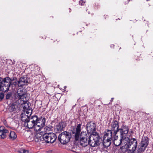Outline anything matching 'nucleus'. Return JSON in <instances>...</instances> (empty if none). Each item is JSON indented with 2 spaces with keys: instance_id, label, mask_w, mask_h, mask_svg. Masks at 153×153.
Segmentation results:
<instances>
[{
  "instance_id": "23",
  "label": "nucleus",
  "mask_w": 153,
  "mask_h": 153,
  "mask_svg": "<svg viewBox=\"0 0 153 153\" xmlns=\"http://www.w3.org/2000/svg\"><path fill=\"white\" fill-rule=\"evenodd\" d=\"M18 101V100H16L14 102H11L10 105L9 106V109H10L11 111H16V106H17V105L16 104H15V103H16H16H17V101Z\"/></svg>"
},
{
  "instance_id": "18",
  "label": "nucleus",
  "mask_w": 153,
  "mask_h": 153,
  "mask_svg": "<svg viewBox=\"0 0 153 153\" xmlns=\"http://www.w3.org/2000/svg\"><path fill=\"white\" fill-rule=\"evenodd\" d=\"M44 134L43 135L39 133L36 134L34 137V140L37 143H44Z\"/></svg>"
},
{
  "instance_id": "33",
  "label": "nucleus",
  "mask_w": 153,
  "mask_h": 153,
  "mask_svg": "<svg viewBox=\"0 0 153 153\" xmlns=\"http://www.w3.org/2000/svg\"><path fill=\"white\" fill-rule=\"evenodd\" d=\"M85 2L82 0H80L79 1V4L81 5H83L85 3Z\"/></svg>"
},
{
  "instance_id": "11",
  "label": "nucleus",
  "mask_w": 153,
  "mask_h": 153,
  "mask_svg": "<svg viewBox=\"0 0 153 153\" xmlns=\"http://www.w3.org/2000/svg\"><path fill=\"white\" fill-rule=\"evenodd\" d=\"M30 82V79L27 76H23L18 81V85L19 87H22L25 85H27Z\"/></svg>"
},
{
  "instance_id": "27",
  "label": "nucleus",
  "mask_w": 153,
  "mask_h": 153,
  "mask_svg": "<svg viewBox=\"0 0 153 153\" xmlns=\"http://www.w3.org/2000/svg\"><path fill=\"white\" fill-rule=\"evenodd\" d=\"M13 96H12V94L11 92H8L6 95L5 98L7 100H13Z\"/></svg>"
},
{
  "instance_id": "39",
  "label": "nucleus",
  "mask_w": 153,
  "mask_h": 153,
  "mask_svg": "<svg viewBox=\"0 0 153 153\" xmlns=\"http://www.w3.org/2000/svg\"><path fill=\"white\" fill-rule=\"evenodd\" d=\"M114 99V98H111V100H110L111 101V102L112 101H113V100Z\"/></svg>"
},
{
  "instance_id": "19",
  "label": "nucleus",
  "mask_w": 153,
  "mask_h": 153,
  "mask_svg": "<svg viewBox=\"0 0 153 153\" xmlns=\"http://www.w3.org/2000/svg\"><path fill=\"white\" fill-rule=\"evenodd\" d=\"M30 114L29 115L26 114L25 113H22L21 115V120L24 123L25 125H26L27 123L29 122L30 120Z\"/></svg>"
},
{
  "instance_id": "17",
  "label": "nucleus",
  "mask_w": 153,
  "mask_h": 153,
  "mask_svg": "<svg viewBox=\"0 0 153 153\" xmlns=\"http://www.w3.org/2000/svg\"><path fill=\"white\" fill-rule=\"evenodd\" d=\"M4 127L1 126L0 127V136L2 139H4L6 138L9 133V131L7 129H4Z\"/></svg>"
},
{
  "instance_id": "31",
  "label": "nucleus",
  "mask_w": 153,
  "mask_h": 153,
  "mask_svg": "<svg viewBox=\"0 0 153 153\" xmlns=\"http://www.w3.org/2000/svg\"><path fill=\"white\" fill-rule=\"evenodd\" d=\"M19 153H28L29 151L25 149H22L19 151Z\"/></svg>"
},
{
  "instance_id": "13",
  "label": "nucleus",
  "mask_w": 153,
  "mask_h": 153,
  "mask_svg": "<svg viewBox=\"0 0 153 153\" xmlns=\"http://www.w3.org/2000/svg\"><path fill=\"white\" fill-rule=\"evenodd\" d=\"M82 123L78 124L76 126V133L75 136H74V142H76L77 141H79V139L80 138V136L81 134V127L82 126Z\"/></svg>"
},
{
  "instance_id": "43",
  "label": "nucleus",
  "mask_w": 153,
  "mask_h": 153,
  "mask_svg": "<svg viewBox=\"0 0 153 153\" xmlns=\"http://www.w3.org/2000/svg\"><path fill=\"white\" fill-rule=\"evenodd\" d=\"M69 10H70L69 12H70L71 11V9L70 8Z\"/></svg>"
},
{
  "instance_id": "44",
  "label": "nucleus",
  "mask_w": 153,
  "mask_h": 153,
  "mask_svg": "<svg viewBox=\"0 0 153 153\" xmlns=\"http://www.w3.org/2000/svg\"><path fill=\"white\" fill-rule=\"evenodd\" d=\"M147 115H149V113H147Z\"/></svg>"
},
{
  "instance_id": "16",
  "label": "nucleus",
  "mask_w": 153,
  "mask_h": 153,
  "mask_svg": "<svg viewBox=\"0 0 153 153\" xmlns=\"http://www.w3.org/2000/svg\"><path fill=\"white\" fill-rule=\"evenodd\" d=\"M46 119L45 116L39 115V120L37 124V126L39 127V130L42 128L45 125Z\"/></svg>"
},
{
  "instance_id": "4",
  "label": "nucleus",
  "mask_w": 153,
  "mask_h": 153,
  "mask_svg": "<svg viewBox=\"0 0 153 153\" xmlns=\"http://www.w3.org/2000/svg\"><path fill=\"white\" fill-rule=\"evenodd\" d=\"M91 138L90 134L86 131H82L79 141L80 145L83 147H86L89 145L88 140Z\"/></svg>"
},
{
  "instance_id": "36",
  "label": "nucleus",
  "mask_w": 153,
  "mask_h": 153,
  "mask_svg": "<svg viewBox=\"0 0 153 153\" xmlns=\"http://www.w3.org/2000/svg\"><path fill=\"white\" fill-rule=\"evenodd\" d=\"M138 53H136L135 55V56H137V57L138 56L137 54H138ZM139 55H140V53H138V54Z\"/></svg>"
},
{
  "instance_id": "40",
  "label": "nucleus",
  "mask_w": 153,
  "mask_h": 153,
  "mask_svg": "<svg viewBox=\"0 0 153 153\" xmlns=\"http://www.w3.org/2000/svg\"><path fill=\"white\" fill-rule=\"evenodd\" d=\"M6 121V120H4L3 121V122L4 123V122H5Z\"/></svg>"
},
{
  "instance_id": "6",
  "label": "nucleus",
  "mask_w": 153,
  "mask_h": 153,
  "mask_svg": "<svg viewBox=\"0 0 153 153\" xmlns=\"http://www.w3.org/2000/svg\"><path fill=\"white\" fill-rule=\"evenodd\" d=\"M57 138L56 134L53 133H45L44 134V142L47 143H53Z\"/></svg>"
},
{
  "instance_id": "35",
  "label": "nucleus",
  "mask_w": 153,
  "mask_h": 153,
  "mask_svg": "<svg viewBox=\"0 0 153 153\" xmlns=\"http://www.w3.org/2000/svg\"><path fill=\"white\" fill-rule=\"evenodd\" d=\"M24 113L26 114H28L29 113V112L28 111H25Z\"/></svg>"
},
{
  "instance_id": "28",
  "label": "nucleus",
  "mask_w": 153,
  "mask_h": 153,
  "mask_svg": "<svg viewBox=\"0 0 153 153\" xmlns=\"http://www.w3.org/2000/svg\"><path fill=\"white\" fill-rule=\"evenodd\" d=\"M33 119L35 121V124H36V126H37L39 120V115H34L33 116Z\"/></svg>"
},
{
  "instance_id": "3",
  "label": "nucleus",
  "mask_w": 153,
  "mask_h": 153,
  "mask_svg": "<svg viewBox=\"0 0 153 153\" xmlns=\"http://www.w3.org/2000/svg\"><path fill=\"white\" fill-rule=\"evenodd\" d=\"M11 79L9 77L7 76L2 78L0 77V91H2L6 92L9 89L10 86Z\"/></svg>"
},
{
  "instance_id": "1",
  "label": "nucleus",
  "mask_w": 153,
  "mask_h": 153,
  "mask_svg": "<svg viewBox=\"0 0 153 153\" xmlns=\"http://www.w3.org/2000/svg\"><path fill=\"white\" fill-rule=\"evenodd\" d=\"M71 137V134L70 132L65 131L59 134L58 139L62 144L64 145H66L70 142Z\"/></svg>"
},
{
  "instance_id": "10",
  "label": "nucleus",
  "mask_w": 153,
  "mask_h": 153,
  "mask_svg": "<svg viewBox=\"0 0 153 153\" xmlns=\"http://www.w3.org/2000/svg\"><path fill=\"white\" fill-rule=\"evenodd\" d=\"M66 126L67 123L66 122L62 120L56 124L54 128V131L56 133H60L63 130Z\"/></svg>"
},
{
  "instance_id": "2",
  "label": "nucleus",
  "mask_w": 153,
  "mask_h": 153,
  "mask_svg": "<svg viewBox=\"0 0 153 153\" xmlns=\"http://www.w3.org/2000/svg\"><path fill=\"white\" fill-rule=\"evenodd\" d=\"M91 138L88 140L89 145L92 147H97L100 145V137L98 132H94L92 134H90Z\"/></svg>"
},
{
  "instance_id": "29",
  "label": "nucleus",
  "mask_w": 153,
  "mask_h": 153,
  "mask_svg": "<svg viewBox=\"0 0 153 153\" xmlns=\"http://www.w3.org/2000/svg\"><path fill=\"white\" fill-rule=\"evenodd\" d=\"M48 91L49 92L50 91V93H52L54 91V88L53 87H49L47 89ZM48 94H50V93H48Z\"/></svg>"
},
{
  "instance_id": "42",
  "label": "nucleus",
  "mask_w": 153,
  "mask_h": 153,
  "mask_svg": "<svg viewBox=\"0 0 153 153\" xmlns=\"http://www.w3.org/2000/svg\"><path fill=\"white\" fill-rule=\"evenodd\" d=\"M66 88V86H64V89Z\"/></svg>"
},
{
  "instance_id": "7",
  "label": "nucleus",
  "mask_w": 153,
  "mask_h": 153,
  "mask_svg": "<svg viewBox=\"0 0 153 153\" xmlns=\"http://www.w3.org/2000/svg\"><path fill=\"white\" fill-rule=\"evenodd\" d=\"M149 139L147 136L142 137L141 142L139 143V146L140 147L138 149L139 152H143L146 150L149 145Z\"/></svg>"
},
{
  "instance_id": "34",
  "label": "nucleus",
  "mask_w": 153,
  "mask_h": 153,
  "mask_svg": "<svg viewBox=\"0 0 153 153\" xmlns=\"http://www.w3.org/2000/svg\"><path fill=\"white\" fill-rule=\"evenodd\" d=\"M51 127H48V128H47V130L48 131H50L51 129Z\"/></svg>"
},
{
  "instance_id": "12",
  "label": "nucleus",
  "mask_w": 153,
  "mask_h": 153,
  "mask_svg": "<svg viewBox=\"0 0 153 153\" xmlns=\"http://www.w3.org/2000/svg\"><path fill=\"white\" fill-rule=\"evenodd\" d=\"M119 123L118 121L114 119L111 124V129L114 131V134H117L119 131Z\"/></svg>"
},
{
  "instance_id": "21",
  "label": "nucleus",
  "mask_w": 153,
  "mask_h": 153,
  "mask_svg": "<svg viewBox=\"0 0 153 153\" xmlns=\"http://www.w3.org/2000/svg\"><path fill=\"white\" fill-rule=\"evenodd\" d=\"M9 139L12 140H14L17 137V135L16 133L13 131H10V132L8 134Z\"/></svg>"
},
{
  "instance_id": "41",
  "label": "nucleus",
  "mask_w": 153,
  "mask_h": 153,
  "mask_svg": "<svg viewBox=\"0 0 153 153\" xmlns=\"http://www.w3.org/2000/svg\"><path fill=\"white\" fill-rule=\"evenodd\" d=\"M104 16H105V18L106 19V17L107 16V15H104Z\"/></svg>"
},
{
  "instance_id": "25",
  "label": "nucleus",
  "mask_w": 153,
  "mask_h": 153,
  "mask_svg": "<svg viewBox=\"0 0 153 153\" xmlns=\"http://www.w3.org/2000/svg\"><path fill=\"white\" fill-rule=\"evenodd\" d=\"M76 126H71V127L70 129H69L68 131H69L71 133V135L73 134H74V136H75L76 133Z\"/></svg>"
},
{
  "instance_id": "38",
  "label": "nucleus",
  "mask_w": 153,
  "mask_h": 153,
  "mask_svg": "<svg viewBox=\"0 0 153 153\" xmlns=\"http://www.w3.org/2000/svg\"><path fill=\"white\" fill-rule=\"evenodd\" d=\"M114 45H111V48H114Z\"/></svg>"
},
{
  "instance_id": "22",
  "label": "nucleus",
  "mask_w": 153,
  "mask_h": 153,
  "mask_svg": "<svg viewBox=\"0 0 153 153\" xmlns=\"http://www.w3.org/2000/svg\"><path fill=\"white\" fill-rule=\"evenodd\" d=\"M28 103L29 102L27 100H23V102L21 104V105L23 107L24 110H28L29 107Z\"/></svg>"
},
{
  "instance_id": "8",
  "label": "nucleus",
  "mask_w": 153,
  "mask_h": 153,
  "mask_svg": "<svg viewBox=\"0 0 153 153\" xmlns=\"http://www.w3.org/2000/svg\"><path fill=\"white\" fill-rule=\"evenodd\" d=\"M104 134V139L106 137H107V138H110V139L114 141L117 140L118 138V136L116 135L117 134H114V131H112L111 129H105Z\"/></svg>"
},
{
  "instance_id": "37",
  "label": "nucleus",
  "mask_w": 153,
  "mask_h": 153,
  "mask_svg": "<svg viewBox=\"0 0 153 153\" xmlns=\"http://www.w3.org/2000/svg\"><path fill=\"white\" fill-rule=\"evenodd\" d=\"M130 132L131 134H133L134 133V132H133V131L131 129L130 131Z\"/></svg>"
},
{
  "instance_id": "46",
  "label": "nucleus",
  "mask_w": 153,
  "mask_h": 153,
  "mask_svg": "<svg viewBox=\"0 0 153 153\" xmlns=\"http://www.w3.org/2000/svg\"><path fill=\"white\" fill-rule=\"evenodd\" d=\"M123 146H122V147H121V149H122V148H123Z\"/></svg>"
},
{
  "instance_id": "47",
  "label": "nucleus",
  "mask_w": 153,
  "mask_h": 153,
  "mask_svg": "<svg viewBox=\"0 0 153 153\" xmlns=\"http://www.w3.org/2000/svg\"><path fill=\"white\" fill-rule=\"evenodd\" d=\"M152 153H153V152Z\"/></svg>"
},
{
  "instance_id": "32",
  "label": "nucleus",
  "mask_w": 153,
  "mask_h": 153,
  "mask_svg": "<svg viewBox=\"0 0 153 153\" xmlns=\"http://www.w3.org/2000/svg\"><path fill=\"white\" fill-rule=\"evenodd\" d=\"M4 94L3 92L0 93V101H1L4 98Z\"/></svg>"
},
{
  "instance_id": "15",
  "label": "nucleus",
  "mask_w": 153,
  "mask_h": 153,
  "mask_svg": "<svg viewBox=\"0 0 153 153\" xmlns=\"http://www.w3.org/2000/svg\"><path fill=\"white\" fill-rule=\"evenodd\" d=\"M23 89H19L17 91V93L18 96V98L19 100L23 101V100H27V92L23 91Z\"/></svg>"
},
{
  "instance_id": "5",
  "label": "nucleus",
  "mask_w": 153,
  "mask_h": 153,
  "mask_svg": "<svg viewBox=\"0 0 153 153\" xmlns=\"http://www.w3.org/2000/svg\"><path fill=\"white\" fill-rule=\"evenodd\" d=\"M119 131L120 133V142L118 144H114L116 146L120 145L122 143L123 140L125 139V137H124V135L128 134L129 132L128 126L124 124H122L120 128H119Z\"/></svg>"
},
{
  "instance_id": "9",
  "label": "nucleus",
  "mask_w": 153,
  "mask_h": 153,
  "mask_svg": "<svg viewBox=\"0 0 153 153\" xmlns=\"http://www.w3.org/2000/svg\"><path fill=\"white\" fill-rule=\"evenodd\" d=\"M86 129L88 133L89 132L92 134L94 132H97L95 131L96 130V123L92 121H90L87 123Z\"/></svg>"
},
{
  "instance_id": "14",
  "label": "nucleus",
  "mask_w": 153,
  "mask_h": 153,
  "mask_svg": "<svg viewBox=\"0 0 153 153\" xmlns=\"http://www.w3.org/2000/svg\"><path fill=\"white\" fill-rule=\"evenodd\" d=\"M135 141V142L134 145V147L132 148V150L135 151L136 149L137 145V141L136 139V138H132L131 140L129 139L128 142L126 143L125 146L126 148L128 149L130 148L131 145L134 143Z\"/></svg>"
},
{
  "instance_id": "24",
  "label": "nucleus",
  "mask_w": 153,
  "mask_h": 153,
  "mask_svg": "<svg viewBox=\"0 0 153 153\" xmlns=\"http://www.w3.org/2000/svg\"><path fill=\"white\" fill-rule=\"evenodd\" d=\"M18 81L17 78L16 77H13L11 79L10 86L12 87H16L18 85Z\"/></svg>"
},
{
  "instance_id": "20",
  "label": "nucleus",
  "mask_w": 153,
  "mask_h": 153,
  "mask_svg": "<svg viewBox=\"0 0 153 153\" xmlns=\"http://www.w3.org/2000/svg\"><path fill=\"white\" fill-rule=\"evenodd\" d=\"M104 138L102 142L103 145L102 148L103 149L107 148L111 144V141L112 140L110 139V138H107L106 140L104 141Z\"/></svg>"
},
{
  "instance_id": "45",
  "label": "nucleus",
  "mask_w": 153,
  "mask_h": 153,
  "mask_svg": "<svg viewBox=\"0 0 153 153\" xmlns=\"http://www.w3.org/2000/svg\"><path fill=\"white\" fill-rule=\"evenodd\" d=\"M146 1H150V0H146Z\"/></svg>"
},
{
  "instance_id": "30",
  "label": "nucleus",
  "mask_w": 153,
  "mask_h": 153,
  "mask_svg": "<svg viewBox=\"0 0 153 153\" xmlns=\"http://www.w3.org/2000/svg\"><path fill=\"white\" fill-rule=\"evenodd\" d=\"M30 122L31 123L33 124V126H35L36 127V124L35 123V121L34 120V119H33V116L30 117Z\"/></svg>"
},
{
  "instance_id": "26",
  "label": "nucleus",
  "mask_w": 153,
  "mask_h": 153,
  "mask_svg": "<svg viewBox=\"0 0 153 153\" xmlns=\"http://www.w3.org/2000/svg\"><path fill=\"white\" fill-rule=\"evenodd\" d=\"M33 124L30 122V120L29 122L27 123L26 125H25V126H26L29 129H32L36 127L35 126H33Z\"/></svg>"
}]
</instances>
